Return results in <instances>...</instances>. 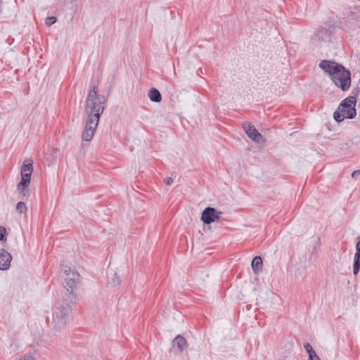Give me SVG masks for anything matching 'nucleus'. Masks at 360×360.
<instances>
[{
	"label": "nucleus",
	"instance_id": "nucleus-16",
	"mask_svg": "<svg viewBox=\"0 0 360 360\" xmlns=\"http://www.w3.org/2000/svg\"><path fill=\"white\" fill-rule=\"evenodd\" d=\"M304 347L306 349V351L307 352V353L309 354V360H312L313 359V356H314V355L316 353L313 349L311 345L309 343L307 342V343H305L304 345Z\"/></svg>",
	"mask_w": 360,
	"mask_h": 360
},
{
	"label": "nucleus",
	"instance_id": "nucleus-4",
	"mask_svg": "<svg viewBox=\"0 0 360 360\" xmlns=\"http://www.w3.org/2000/svg\"><path fill=\"white\" fill-rule=\"evenodd\" d=\"M33 171L32 163L24 164L21 168V181L18 184V190L25 196L28 194L27 188L30 185L31 174Z\"/></svg>",
	"mask_w": 360,
	"mask_h": 360
},
{
	"label": "nucleus",
	"instance_id": "nucleus-19",
	"mask_svg": "<svg viewBox=\"0 0 360 360\" xmlns=\"http://www.w3.org/2000/svg\"><path fill=\"white\" fill-rule=\"evenodd\" d=\"M56 22V18L54 16L47 17L45 20V24L47 26H51Z\"/></svg>",
	"mask_w": 360,
	"mask_h": 360
},
{
	"label": "nucleus",
	"instance_id": "nucleus-1",
	"mask_svg": "<svg viewBox=\"0 0 360 360\" xmlns=\"http://www.w3.org/2000/svg\"><path fill=\"white\" fill-rule=\"evenodd\" d=\"M105 103V98L98 94L96 86H94L86 99L85 112L87 118L82 134L83 141H90L94 137L101 115L104 111Z\"/></svg>",
	"mask_w": 360,
	"mask_h": 360
},
{
	"label": "nucleus",
	"instance_id": "nucleus-13",
	"mask_svg": "<svg viewBox=\"0 0 360 360\" xmlns=\"http://www.w3.org/2000/svg\"><path fill=\"white\" fill-rule=\"evenodd\" d=\"M252 268L255 273H258L262 268V259L261 257H255L252 261Z\"/></svg>",
	"mask_w": 360,
	"mask_h": 360
},
{
	"label": "nucleus",
	"instance_id": "nucleus-24",
	"mask_svg": "<svg viewBox=\"0 0 360 360\" xmlns=\"http://www.w3.org/2000/svg\"><path fill=\"white\" fill-rule=\"evenodd\" d=\"M360 175V170H356V171H354L352 174V176L353 178H356L358 176Z\"/></svg>",
	"mask_w": 360,
	"mask_h": 360
},
{
	"label": "nucleus",
	"instance_id": "nucleus-6",
	"mask_svg": "<svg viewBox=\"0 0 360 360\" xmlns=\"http://www.w3.org/2000/svg\"><path fill=\"white\" fill-rule=\"evenodd\" d=\"M221 214V212H217L214 208L208 207L202 211L201 219L205 224H210L218 220Z\"/></svg>",
	"mask_w": 360,
	"mask_h": 360
},
{
	"label": "nucleus",
	"instance_id": "nucleus-25",
	"mask_svg": "<svg viewBox=\"0 0 360 360\" xmlns=\"http://www.w3.org/2000/svg\"><path fill=\"white\" fill-rule=\"evenodd\" d=\"M20 360H35L32 356H27L23 359H20Z\"/></svg>",
	"mask_w": 360,
	"mask_h": 360
},
{
	"label": "nucleus",
	"instance_id": "nucleus-21",
	"mask_svg": "<svg viewBox=\"0 0 360 360\" xmlns=\"http://www.w3.org/2000/svg\"><path fill=\"white\" fill-rule=\"evenodd\" d=\"M111 283L115 287L118 286L120 284V281L119 278L116 276V274H115L114 278H112Z\"/></svg>",
	"mask_w": 360,
	"mask_h": 360
},
{
	"label": "nucleus",
	"instance_id": "nucleus-23",
	"mask_svg": "<svg viewBox=\"0 0 360 360\" xmlns=\"http://www.w3.org/2000/svg\"><path fill=\"white\" fill-rule=\"evenodd\" d=\"M165 182L167 185L169 186L171 185L172 183H173V179L172 177H167L165 180Z\"/></svg>",
	"mask_w": 360,
	"mask_h": 360
},
{
	"label": "nucleus",
	"instance_id": "nucleus-11",
	"mask_svg": "<svg viewBox=\"0 0 360 360\" xmlns=\"http://www.w3.org/2000/svg\"><path fill=\"white\" fill-rule=\"evenodd\" d=\"M329 39V32L325 29H320L316 32L314 40L316 42L321 43V41H328Z\"/></svg>",
	"mask_w": 360,
	"mask_h": 360
},
{
	"label": "nucleus",
	"instance_id": "nucleus-7",
	"mask_svg": "<svg viewBox=\"0 0 360 360\" xmlns=\"http://www.w3.org/2000/svg\"><path fill=\"white\" fill-rule=\"evenodd\" d=\"M243 129L250 139L252 141L260 143L263 137L262 134L255 129L254 125L250 123H245L243 124Z\"/></svg>",
	"mask_w": 360,
	"mask_h": 360
},
{
	"label": "nucleus",
	"instance_id": "nucleus-18",
	"mask_svg": "<svg viewBox=\"0 0 360 360\" xmlns=\"http://www.w3.org/2000/svg\"><path fill=\"white\" fill-rule=\"evenodd\" d=\"M16 210L22 214L27 211V206L26 205L22 202H19L16 205Z\"/></svg>",
	"mask_w": 360,
	"mask_h": 360
},
{
	"label": "nucleus",
	"instance_id": "nucleus-9",
	"mask_svg": "<svg viewBox=\"0 0 360 360\" xmlns=\"http://www.w3.org/2000/svg\"><path fill=\"white\" fill-rule=\"evenodd\" d=\"M79 274L78 272H73L70 274V276H65L64 280L68 291H72V290L76 287L77 283L79 282Z\"/></svg>",
	"mask_w": 360,
	"mask_h": 360
},
{
	"label": "nucleus",
	"instance_id": "nucleus-12",
	"mask_svg": "<svg viewBox=\"0 0 360 360\" xmlns=\"http://www.w3.org/2000/svg\"><path fill=\"white\" fill-rule=\"evenodd\" d=\"M148 96L150 101L153 102L159 103L162 100L161 94L158 89L155 88H152L150 89Z\"/></svg>",
	"mask_w": 360,
	"mask_h": 360
},
{
	"label": "nucleus",
	"instance_id": "nucleus-20",
	"mask_svg": "<svg viewBox=\"0 0 360 360\" xmlns=\"http://www.w3.org/2000/svg\"><path fill=\"white\" fill-rule=\"evenodd\" d=\"M6 230L4 226H0V241H6Z\"/></svg>",
	"mask_w": 360,
	"mask_h": 360
},
{
	"label": "nucleus",
	"instance_id": "nucleus-15",
	"mask_svg": "<svg viewBox=\"0 0 360 360\" xmlns=\"http://www.w3.org/2000/svg\"><path fill=\"white\" fill-rule=\"evenodd\" d=\"M62 272L64 274L65 276H70V274L73 272H77L73 266L70 265H63L61 269Z\"/></svg>",
	"mask_w": 360,
	"mask_h": 360
},
{
	"label": "nucleus",
	"instance_id": "nucleus-10",
	"mask_svg": "<svg viewBox=\"0 0 360 360\" xmlns=\"http://www.w3.org/2000/svg\"><path fill=\"white\" fill-rule=\"evenodd\" d=\"M173 349L176 353H182L187 347L186 340L181 335H177L173 340Z\"/></svg>",
	"mask_w": 360,
	"mask_h": 360
},
{
	"label": "nucleus",
	"instance_id": "nucleus-8",
	"mask_svg": "<svg viewBox=\"0 0 360 360\" xmlns=\"http://www.w3.org/2000/svg\"><path fill=\"white\" fill-rule=\"evenodd\" d=\"M11 259V255L5 249H1L0 250V269H8L10 267Z\"/></svg>",
	"mask_w": 360,
	"mask_h": 360
},
{
	"label": "nucleus",
	"instance_id": "nucleus-17",
	"mask_svg": "<svg viewBox=\"0 0 360 360\" xmlns=\"http://www.w3.org/2000/svg\"><path fill=\"white\" fill-rule=\"evenodd\" d=\"M353 266V274L356 275L360 269V257H354Z\"/></svg>",
	"mask_w": 360,
	"mask_h": 360
},
{
	"label": "nucleus",
	"instance_id": "nucleus-3",
	"mask_svg": "<svg viewBox=\"0 0 360 360\" xmlns=\"http://www.w3.org/2000/svg\"><path fill=\"white\" fill-rule=\"evenodd\" d=\"M71 312V307L68 304H58L53 309L52 325L56 330L63 329L68 322Z\"/></svg>",
	"mask_w": 360,
	"mask_h": 360
},
{
	"label": "nucleus",
	"instance_id": "nucleus-14",
	"mask_svg": "<svg viewBox=\"0 0 360 360\" xmlns=\"http://www.w3.org/2000/svg\"><path fill=\"white\" fill-rule=\"evenodd\" d=\"M347 115L345 112H342L339 108L333 113V117L338 122H342L345 118H347Z\"/></svg>",
	"mask_w": 360,
	"mask_h": 360
},
{
	"label": "nucleus",
	"instance_id": "nucleus-5",
	"mask_svg": "<svg viewBox=\"0 0 360 360\" xmlns=\"http://www.w3.org/2000/svg\"><path fill=\"white\" fill-rule=\"evenodd\" d=\"M356 98L354 96H349L343 100L340 104L338 108L342 112L348 115L347 119H352L355 117L356 112L354 108Z\"/></svg>",
	"mask_w": 360,
	"mask_h": 360
},
{
	"label": "nucleus",
	"instance_id": "nucleus-22",
	"mask_svg": "<svg viewBox=\"0 0 360 360\" xmlns=\"http://www.w3.org/2000/svg\"><path fill=\"white\" fill-rule=\"evenodd\" d=\"M356 252L354 255V257H360V240L356 244Z\"/></svg>",
	"mask_w": 360,
	"mask_h": 360
},
{
	"label": "nucleus",
	"instance_id": "nucleus-2",
	"mask_svg": "<svg viewBox=\"0 0 360 360\" xmlns=\"http://www.w3.org/2000/svg\"><path fill=\"white\" fill-rule=\"evenodd\" d=\"M319 67L327 72L334 84L343 91H347L351 86V74L342 65L333 61L322 60Z\"/></svg>",
	"mask_w": 360,
	"mask_h": 360
}]
</instances>
